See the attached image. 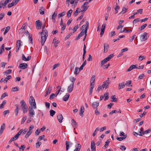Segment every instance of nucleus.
Wrapping results in <instances>:
<instances>
[{
  "instance_id": "53",
  "label": "nucleus",
  "mask_w": 151,
  "mask_h": 151,
  "mask_svg": "<svg viewBox=\"0 0 151 151\" xmlns=\"http://www.w3.org/2000/svg\"><path fill=\"white\" fill-rule=\"evenodd\" d=\"M10 26H7L6 28L5 31L4 33V35H5L9 31L10 29Z\"/></svg>"
},
{
  "instance_id": "16",
  "label": "nucleus",
  "mask_w": 151,
  "mask_h": 151,
  "mask_svg": "<svg viewBox=\"0 0 151 151\" xmlns=\"http://www.w3.org/2000/svg\"><path fill=\"white\" fill-rule=\"evenodd\" d=\"M5 129V125L4 123H3L1 125L0 129V135L2 133L3 131Z\"/></svg>"
},
{
  "instance_id": "45",
  "label": "nucleus",
  "mask_w": 151,
  "mask_h": 151,
  "mask_svg": "<svg viewBox=\"0 0 151 151\" xmlns=\"http://www.w3.org/2000/svg\"><path fill=\"white\" fill-rule=\"evenodd\" d=\"M147 24H145L141 27L140 28H139V29L140 31H142V30L144 29L145 27L147 26Z\"/></svg>"
},
{
  "instance_id": "18",
  "label": "nucleus",
  "mask_w": 151,
  "mask_h": 151,
  "mask_svg": "<svg viewBox=\"0 0 151 151\" xmlns=\"http://www.w3.org/2000/svg\"><path fill=\"white\" fill-rule=\"evenodd\" d=\"M137 65H131L129 68L127 69V71H130L132 70L134 68L137 69L138 67L136 66Z\"/></svg>"
},
{
  "instance_id": "21",
  "label": "nucleus",
  "mask_w": 151,
  "mask_h": 151,
  "mask_svg": "<svg viewBox=\"0 0 151 151\" xmlns=\"http://www.w3.org/2000/svg\"><path fill=\"white\" fill-rule=\"evenodd\" d=\"M94 85L92 83H90V86L89 90V94L91 95L92 92L94 88Z\"/></svg>"
},
{
  "instance_id": "7",
  "label": "nucleus",
  "mask_w": 151,
  "mask_h": 151,
  "mask_svg": "<svg viewBox=\"0 0 151 151\" xmlns=\"http://www.w3.org/2000/svg\"><path fill=\"white\" fill-rule=\"evenodd\" d=\"M36 25L37 29H41V26L42 25L41 22L40 20H38L36 22Z\"/></svg>"
},
{
  "instance_id": "32",
  "label": "nucleus",
  "mask_w": 151,
  "mask_h": 151,
  "mask_svg": "<svg viewBox=\"0 0 151 151\" xmlns=\"http://www.w3.org/2000/svg\"><path fill=\"white\" fill-rule=\"evenodd\" d=\"M72 12V10L71 9H70L67 12V16L68 18H69L70 17Z\"/></svg>"
},
{
  "instance_id": "31",
  "label": "nucleus",
  "mask_w": 151,
  "mask_h": 151,
  "mask_svg": "<svg viewBox=\"0 0 151 151\" xmlns=\"http://www.w3.org/2000/svg\"><path fill=\"white\" fill-rule=\"evenodd\" d=\"M111 98L112 99L111 101L112 102H117V99L115 97V95L112 96L111 97Z\"/></svg>"
},
{
  "instance_id": "12",
  "label": "nucleus",
  "mask_w": 151,
  "mask_h": 151,
  "mask_svg": "<svg viewBox=\"0 0 151 151\" xmlns=\"http://www.w3.org/2000/svg\"><path fill=\"white\" fill-rule=\"evenodd\" d=\"M89 22L88 21H86V24H84L82 26V27L80 28V29L81 30H82L83 29H84V30H86V28L87 26V29H88V28L89 26Z\"/></svg>"
},
{
  "instance_id": "19",
  "label": "nucleus",
  "mask_w": 151,
  "mask_h": 151,
  "mask_svg": "<svg viewBox=\"0 0 151 151\" xmlns=\"http://www.w3.org/2000/svg\"><path fill=\"white\" fill-rule=\"evenodd\" d=\"M16 2H15V1H14V0L12 1V3H9L8 4V7L9 8H11L13 6H14L16 5Z\"/></svg>"
},
{
  "instance_id": "50",
  "label": "nucleus",
  "mask_w": 151,
  "mask_h": 151,
  "mask_svg": "<svg viewBox=\"0 0 151 151\" xmlns=\"http://www.w3.org/2000/svg\"><path fill=\"white\" fill-rule=\"evenodd\" d=\"M127 137V136H125L124 137H117L116 139L117 140L119 141H121L122 140H124Z\"/></svg>"
},
{
  "instance_id": "20",
  "label": "nucleus",
  "mask_w": 151,
  "mask_h": 151,
  "mask_svg": "<svg viewBox=\"0 0 151 151\" xmlns=\"http://www.w3.org/2000/svg\"><path fill=\"white\" fill-rule=\"evenodd\" d=\"M99 104L98 101L94 102L92 104V106L94 108H97Z\"/></svg>"
},
{
  "instance_id": "35",
  "label": "nucleus",
  "mask_w": 151,
  "mask_h": 151,
  "mask_svg": "<svg viewBox=\"0 0 151 151\" xmlns=\"http://www.w3.org/2000/svg\"><path fill=\"white\" fill-rule=\"evenodd\" d=\"M6 100H4L2 104H0V109H1L4 108V106L6 104Z\"/></svg>"
},
{
  "instance_id": "62",
  "label": "nucleus",
  "mask_w": 151,
  "mask_h": 151,
  "mask_svg": "<svg viewBox=\"0 0 151 151\" xmlns=\"http://www.w3.org/2000/svg\"><path fill=\"white\" fill-rule=\"evenodd\" d=\"M27 119V116H24L22 119V121L21 122V124H23L26 120Z\"/></svg>"
},
{
  "instance_id": "29",
  "label": "nucleus",
  "mask_w": 151,
  "mask_h": 151,
  "mask_svg": "<svg viewBox=\"0 0 151 151\" xmlns=\"http://www.w3.org/2000/svg\"><path fill=\"white\" fill-rule=\"evenodd\" d=\"M96 76H93L91 78L90 81V83L94 84V81H95Z\"/></svg>"
},
{
  "instance_id": "37",
  "label": "nucleus",
  "mask_w": 151,
  "mask_h": 151,
  "mask_svg": "<svg viewBox=\"0 0 151 151\" xmlns=\"http://www.w3.org/2000/svg\"><path fill=\"white\" fill-rule=\"evenodd\" d=\"M113 57H114L113 54H111L110 55H109L108 56V57H107L106 58H105V59L107 60V61H108L111 58H112Z\"/></svg>"
},
{
  "instance_id": "22",
  "label": "nucleus",
  "mask_w": 151,
  "mask_h": 151,
  "mask_svg": "<svg viewBox=\"0 0 151 151\" xmlns=\"http://www.w3.org/2000/svg\"><path fill=\"white\" fill-rule=\"evenodd\" d=\"M72 145L73 143H70V142L68 141H66V150L67 151L68 150L69 148L70 145Z\"/></svg>"
},
{
  "instance_id": "24",
  "label": "nucleus",
  "mask_w": 151,
  "mask_h": 151,
  "mask_svg": "<svg viewBox=\"0 0 151 151\" xmlns=\"http://www.w3.org/2000/svg\"><path fill=\"white\" fill-rule=\"evenodd\" d=\"M126 85L125 84L124 82H123L122 83H119V88H118L119 89H120L124 87Z\"/></svg>"
},
{
  "instance_id": "14",
  "label": "nucleus",
  "mask_w": 151,
  "mask_h": 151,
  "mask_svg": "<svg viewBox=\"0 0 151 151\" xmlns=\"http://www.w3.org/2000/svg\"><path fill=\"white\" fill-rule=\"evenodd\" d=\"M51 90L52 87L50 86L48 87L47 88V89L46 91V93L45 95V96L46 97L47 95L50 93L51 92Z\"/></svg>"
},
{
  "instance_id": "63",
  "label": "nucleus",
  "mask_w": 151,
  "mask_h": 151,
  "mask_svg": "<svg viewBox=\"0 0 151 151\" xmlns=\"http://www.w3.org/2000/svg\"><path fill=\"white\" fill-rule=\"evenodd\" d=\"M12 70L9 69V70H6V71H5L4 73L5 74H10V73H12Z\"/></svg>"
},
{
  "instance_id": "38",
  "label": "nucleus",
  "mask_w": 151,
  "mask_h": 151,
  "mask_svg": "<svg viewBox=\"0 0 151 151\" xmlns=\"http://www.w3.org/2000/svg\"><path fill=\"white\" fill-rule=\"evenodd\" d=\"M113 57H114L113 54H111L110 55H109L108 56V57H107L106 58H105V59L107 60V61H108L111 58H112Z\"/></svg>"
},
{
  "instance_id": "39",
  "label": "nucleus",
  "mask_w": 151,
  "mask_h": 151,
  "mask_svg": "<svg viewBox=\"0 0 151 151\" xmlns=\"http://www.w3.org/2000/svg\"><path fill=\"white\" fill-rule=\"evenodd\" d=\"M113 57H114L113 54H111L110 55H109L108 56V57H107L106 58H105V59L107 60V61H108L111 58H112Z\"/></svg>"
},
{
  "instance_id": "55",
  "label": "nucleus",
  "mask_w": 151,
  "mask_h": 151,
  "mask_svg": "<svg viewBox=\"0 0 151 151\" xmlns=\"http://www.w3.org/2000/svg\"><path fill=\"white\" fill-rule=\"evenodd\" d=\"M107 61L105 58L104 60L101 61V66L102 67L103 65L105 63H106Z\"/></svg>"
},
{
  "instance_id": "51",
  "label": "nucleus",
  "mask_w": 151,
  "mask_h": 151,
  "mask_svg": "<svg viewBox=\"0 0 151 151\" xmlns=\"http://www.w3.org/2000/svg\"><path fill=\"white\" fill-rule=\"evenodd\" d=\"M19 89L18 86H16V87L13 88H12V91L13 92H16L17 91H19Z\"/></svg>"
},
{
  "instance_id": "57",
  "label": "nucleus",
  "mask_w": 151,
  "mask_h": 151,
  "mask_svg": "<svg viewBox=\"0 0 151 151\" xmlns=\"http://www.w3.org/2000/svg\"><path fill=\"white\" fill-rule=\"evenodd\" d=\"M79 35H80L81 37H82L84 35H85V30L83 29Z\"/></svg>"
},
{
  "instance_id": "4",
  "label": "nucleus",
  "mask_w": 151,
  "mask_h": 151,
  "mask_svg": "<svg viewBox=\"0 0 151 151\" xmlns=\"http://www.w3.org/2000/svg\"><path fill=\"white\" fill-rule=\"evenodd\" d=\"M111 83V82L109 81V78H108L107 80L103 82V84L101 86V87L103 88V89H104V88L106 89L108 88V86Z\"/></svg>"
},
{
  "instance_id": "25",
  "label": "nucleus",
  "mask_w": 151,
  "mask_h": 151,
  "mask_svg": "<svg viewBox=\"0 0 151 151\" xmlns=\"http://www.w3.org/2000/svg\"><path fill=\"white\" fill-rule=\"evenodd\" d=\"M70 96V94H67L63 97V100L65 101H68V99Z\"/></svg>"
},
{
  "instance_id": "23",
  "label": "nucleus",
  "mask_w": 151,
  "mask_h": 151,
  "mask_svg": "<svg viewBox=\"0 0 151 151\" xmlns=\"http://www.w3.org/2000/svg\"><path fill=\"white\" fill-rule=\"evenodd\" d=\"M86 47L85 46V44H84V47L83 49V58H82V60L83 61L84 59H85V55L86 53Z\"/></svg>"
},
{
  "instance_id": "46",
  "label": "nucleus",
  "mask_w": 151,
  "mask_h": 151,
  "mask_svg": "<svg viewBox=\"0 0 151 151\" xmlns=\"http://www.w3.org/2000/svg\"><path fill=\"white\" fill-rule=\"evenodd\" d=\"M29 38V42H30L32 44L33 43V42L32 41V35H31L29 34V35L28 36Z\"/></svg>"
},
{
  "instance_id": "3",
  "label": "nucleus",
  "mask_w": 151,
  "mask_h": 151,
  "mask_svg": "<svg viewBox=\"0 0 151 151\" xmlns=\"http://www.w3.org/2000/svg\"><path fill=\"white\" fill-rule=\"evenodd\" d=\"M29 102L31 106H33V108L35 109H36L37 108L35 100L32 96H30Z\"/></svg>"
},
{
  "instance_id": "40",
  "label": "nucleus",
  "mask_w": 151,
  "mask_h": 151,
  "mask_svg": "<svg viewBox=\"0 0 151 151\" xmlns=\"http://www.w3.org/2000/svg\"><path fill=\"white\" fill-rule=\"evenodd\" d=\"M113 57H114L113 54H111L110 55H109L108 56V57H107L106 58H105V59L107 60V61H108L111 58H112Z\"/></svg>"
},
{
  "instance_id": "27",
  "label": "nucleus",
  "mask_w": 151,
  "mask_h": 151,
  "mask_svg": "<svg viewBox=\"0 0 151 151\" xmlns=\"http://www.w3.org/2000/svg\"><path fill=\"white\" fill-rule=\"evenodd\" d=\"M59 42V41L57 40V39L55 38L53 41V43H54V45L55 47L57 46V44Z\"/></svg>"
},
{
  "instance_id": "26",
  "label": "nucleus",
  "mask_w": 151,
  "mask_h": 151,
  "mask_svg": "<svg viewBox=\"0 0 151 151\" xmlns=\"http://www.w3.org/2000/svg\"><path fill=\"white\" fill-rule=\"evenodd\" d=\"M84 112V107L83 106L81 107V108L80 110L79 114L81 116H83V113Z\"/></svg>"
},
{
  "instance_id": "58",
  "label": "nucleus",
  "mask_w": 151,
  "mask_h": 151,
  "mask_svg": "<svg viewBox=\"0 0 151 151\" xmlns=\"http://www.w3.org/2000/svg\"><path fill=\"white\" fill-rule=\"evenodd\" d=\"M110 141L108 139L107 140L106 142H105V145H104V147H105V148H106L109 145V144L110 143Z\"/></svg>"
},
{
  "instance_id": "42",
  "label": "nucleus",
  "mask_w": 151,
  "mask_h": 151,
  "mask_svg": "<svg viewBox=\"0 0 151 151\" xmlns=\"http://www.w3.org/2000/svg\"><path fill=\"white\" fill-rule=\"evenodd\" d=\"M71 124L73 127H76L77 124L76 122L73 119H72L71 120Z\"/></svg>"
},
{
  "instance_id": "54",
  "label": "nucleus",
  "mask_w": 151,
  "mask_h": 151,
  "mask_svg": "<svg viewBox=\"0 0 151 151\" xmlns=\"http://www.w3.org/2000/svg\"><path fill=\"white\" fill-rule=\"evenodd\" d=\"M109 93L107 92H106L104 94V96L105 97L104 99V100H106L108 99H109Z\"/></svg>"
},
{
  "instance_id": "33",
  "label": "nucleus",
  "mask_w": 151,
  "mask_h": 151,
  "mask_svg": "<svg viewBox=\"0 0 151 151\" xmlns=\"http://www.w3.org/2000/svg\"><path fill=\"white\" fill-rule=\"evenodd\" d=\"M16 109L14 111V112L16 116H17L19 112V108L17 104H16Z\"/></svg>"
},
{
  "instance_id": "13",
  "label": "nucleus",
  "mask_w": 151,
  "mask_h": 151,
  "mask_svg": "<svg viewBox=\"0 0 151 151\" xmlns=\"http://www.w3.org/2000/svg\"><path fill=\"white\" fill-rule=\"evenodd\" d=\"M31 56H28L27 58H26L24 54H22V60L24 61H28L30 60L31 59Z\"/></svg>"
},
{
  "instance_id": "6",
  "label": "nucleus",
  "mask_w": 151,
  "mask_h": 151,
  "mask_svg": "<svg viewBox=\"0 0 151 151\" xmlns=\"http://www.w3.org/2000/svg\"><path fill=\"white\" fill-rule=\"evenodd\" d=\"M33 106H30L29 108V115L32 117H33L35 114V112L33 109Z\"/></svg>"
},
{
  "instance_id": "56",
  "label": "nucleus",
  "mask_w": 151,
  "mask_h": 151,
  "mask_svg": "<svg viewBox=\"0 0 151 151\" xmlns=\"http://www.w3.org/2000/svg\"><path fill=\"white\" fill-rule=\"evenodd\" d=\"M65 14V12H62L61 13H60L58 15V17L60 18V17H62L63 16H64Z\"/></svg>"
},
{
  "instance_id": "1",
  "label": "nucleus",
  "mask_w": 151,
  "mask_h": 151,
  "mask_svg": "<svg viewBox=\"0 0 151 151\" xmlns=\"http://www.w3.org/2000/svg\"><path fill=\"white\" fill-rule=\"evenodd\" d=\"M48 35V32L47 30L42 31L41 33V42L42 45L44 44Z\"/></svg>"
},
{
  "instance_id": "15",
  "label": "nucleus",
  "mask_w": 151,
  "mask_h": 151,
  "mask_svg": "<svg viewBox=\"0 0 151 151\" xmlns=\"http://www.w3.org/2000/svg\"><path fill=\"white\" fill-rule=\"evenodd\" d=\"M109 46V45L107 43H106L104 44V53L106 52H107Z\"/></svg>"
},
{
  "instance_id": "60",
  "label": "nucleus",
  "mask_w": 151,
  "mask_h": 151,
  "mask_svg": "<svg viewBox=\"0 0 151 151\" xmlns=\"http://www.w3.org/2000/svg\"><path fill=\"white\" fill-rule=\"evenodd\" d=\"M19 151H24L25 146L24 145H22L20 147H19Z\"/></svg>"
},
{
  "instance_id": "8",
  "label": "nucleus",
  "mask_w": 151,
  "mask_h": 151,
  "mask_svg": "<svg viewBox=\"0 0 151 151\" xmlns=\"http://www.w3.org/2000/svg\"><path fill=\"white\" fill-rule=\"evenodd\" d=\"M88 4V2H85L81 6V8L86 11L89 7Z\"/></svg>"
},
{
  "instance_id": "10",
  "label": "nucleus",
  "mask_w": 151,
  "mask_h": 151,
  "mask_svg": "<svg viewBox=\"0 0 151 151\" xmlns=\"http://www.w3.org/2000/svg\"><path fill=\"white\" fill-rule=\"evenodd\" d=\"M27 64L26 63H22L19 64V68L22 69H24L27 67Z\"/></svg>"
},
{
  "instance_id": "34",
  "label": "nucleus",
  "mask_w": 151,
  "mask_h": 151,
  "mask_svg": "<svg viewBox=\"0 0 151 151\" xmlns=\"http://www.w3.org/2000/svg\"><path fill=\"white\" fill-rule=\"evenodd\" d=\"M40 14L43 15L44 14V9L43 7H41L39 9Z\"/></svg>"
},
{
  "instance_id": "48",
  "label": "nucleus",
  "mask_w": 151,
  "mask_h": 151,
  "mask_svg": "<svg viewBox=\"0 0 151 151\" xmlns=\"http://www.w3.org/2000/svg\"><path fill=\"white\" fill-rule=\"evenodd\" d=\"M127 9V8H126L124 7H123L122 9V11L120 13L122 14H124L126 12Z\"/></svg>"
},
{
  "instance_id": "11",
  "label": "nucleus",
  "mask_w": 151,
  "mask_h": 151,
  "mask_svg": "<svg viewBox=\"0 0 151 151\" xmlns=\"http://www.w3.org/2000/svg\"><path fill=\"white\" fill-rule=\"evenodd\" d=\"M57 119L58 121L60 123L62 122L63 118L62 114H59L57 116Z\"/></svg>"
},
{
  "instance_id": "28",
  "label": "nucleus",
  "mask_w": 151,
  "mask_h": 151,
  "mask_svg": "<svg viewBox=\"0 0 151 151\" xmlns=\"http://www.w3.org/2000/svg\"><path fill=\"white\" fill-rule=\"evenodd\" d=\"M139 133L138 135L140 136H142L144 134L143 129L142 127L140 129V131L139 132Z\"/></svg>"
},
{
  "instance_id": "5",
  "label": "nucleus",
  "mask_w": 151,
  "mask_h": 151,
  "mask_svg": "<svg viewBox=\"0 0 151 151\" xmlns=\"http://www.w3.org/2000/svg\"><path fill=\"white\" fill-rule=\"evenodd\" d=\"M148 33L146 32L143 33L140 36V39L141 41H145L147 39Z\"/></svg>"
},
{
  "instance_id": "2",
  "label": "nucleus",
  "mask_w": 151,
  "mask_h": 151,
  "mask_svg": "<svg viewBox=\"0 0 151 151\" xmlns=\"http://www.w3.org/2000/svg\"><path fill=\"white\" fill-rule=\"evenodd\" d=\"M20 104L22 109H23V112L24 113H27L28 111V106L23 100L20 101Z\"/></svg>"
},
{
  "instance_id": "43",
  "label": "nucleus",
  "mask_w": 151,
  "mask_h": 151,
  "mask_svg": "<svg viewBox=\"0 0 151 151\" xmlns=\"http://www.w3.org/2000/svg\"><path fill=\"white\" fill-rule=\"evenodd\" d=\"M21 134V132H19L16 135L14 136V137L15 139L16 140L18 139L19 137V136Z\"/></svg>"
},
{
  "instance_id": "41",
  "label": "nucleus",
  "mask_w": 151,
  "mask_h": 151,
  "mask_svg": "<svg viewBox=\"0 0 151 151\" xmlns=\"http://www.w3.org/2000/svg\"><path fill=\"white\" fill-rule=\"evenodd\" d=\"M78 10H80L81 9H79V8H78L76 10V11L74 12L73 13V15L75 16H77L78 15V13L80 12V11H78Z\"/></svg>"
},
{
  "instance_id": "49",
  "label": "nucleus",
  "mask_w": 151,
  "mask_h": 151,
  "mask_svg": "<svg viewBox=\"0 0 151 151\" xmlns=\"http://www.w3.org/2000/svg\"><path fill=\"white\" fill-rule=\"evenodd\" d=\"M32 131H29L27 133L25 136V137L26 138H28L32 133Z\"/></svg>"
},
{
  "instance_id": "52",
  "label": "nucleus",
  "mask_w": 151,
  "mask_h": 151,
  "mask_svg": "<svg viewBox=\"0 0 151 151\" xmlns=\"http://www.w3.org/2000/svg\"><path fill=\"white\" fill-rule=\"evenodd\" d=\"M50 116H53L55 113V111L52 109L50 111Z\"/></svg>"
},
{
  "instance_id": "44",
  "label": "nucleus",
  "mask_w": 151,
  "mask_h": 151,
  "mask_svg": "<svg viewBox=\"0 0 151 151\" xmlns=\"http://www.w3.org/2000/svg\"><path fill=\"white\" fill-rule=\"evenodd\" d=\"M81 147V145L80 144H78V147L73 151H80Z\"/></svg>"
},
{
  "instance_id": "36",
  "label": "nucleus",
  "mask_w": 151,
  "mask_h": 151,
  "mask_svg": "<svg viewBox=\"0 0 151 151\" xmlns=\"http://www.w3.org/2000/svg\"><path fill=\"white\" fill-rule=\"evenodd\" d=\"M12 0H1V2L5 4L6 6L7 4L10 2Z\"/></svg>"
},
{
  "instance_id": "30",
  "label": "nucleus",
  "mask_w": 151,
  "mask_h": 151,
  "mask_svg": "<svg viewBox=\"0 0 151 151\" xmlns=\"http://www.w3.org/2000/svg\"><path fill=\"white\" fill-rule=\"evenodd\" d=\"M80 71V70L79 69V68L78 67H76L75 68L74 73L76 76L79 73Z\"/></svg>"
},
{
  "instance_id": "59",
  "label": "nucleus",
  "mask_w": 151,
  "mask_h": 151,
  "mask_svg": "<svg viewBox=\"0 0 151 151\" xmlns=\"http://www.w3.org/2000/svg\"><path fill=\"white\" fill-rule=\"evenodd\" d=\"M12 76L11 75H9L8 76H6L5 78V81L6 83L7 81L9 80V79L11 78Z\"/></svg>"
},
{
  "instance_id": "17",
  "label": "nucleus",
  "mask_w": 151,
  "mask_h": 151,
  "mask_svg": "<svg viewBox=\"0 0 151 151\" xmlns=\"http://www.w3.org/2000/svg\"><path fill=\"white\" fill-rule=\"evenodd\" d=\"M17 47L16 50L17 52L19 49V47L21 45V41L20 40H18L17 41Z\"/></svg>"
},
{
  "instance_id": "9",
  "label": "nucleus",
  "mask_w": 151,
  "mask_h": 151,
  "mask_svg": "<svg viewBox=\"0 0 151 151\" xmlns=\"http://www.w3.org/2000/svg\"><path fill=\"white\" fill-rule=\"evenodd\" d=\"M74 83H71L68 87L67 91L69 93H71L73 90Z\"/></svg>"
},
{
  "instance_id": "64",
  "label": "nucleus",
  "mask_w": 151,
  "mask_h": 151,
  "mask_svg": "<svg viewBox=\"0 0 151 151\" xmlns=\"http://www.w3.org/2000/svg\"><path fill=\"white\" fill-rule=\"evenodd\" d=\"M5 4H4L3 3L0 2V8L2 7L4 9L6 6Z\"/></svg>"
},
{
  "instance_id": "47",
  "label": "nucleus",
  "mask_w": 151,
  "mask_h": 151,
  "mask_svg": "<svg viewBox=\"0 0 151 151\" xmlns=\"http://www.w3.org/2000/svg\"><path fill=\"white\" fill-rule=\"evenodd\" d=\"M27 129L26 128L24 130L23 129H21L19 132H20L21 134L22 133L23 134H25L26 132L27 131Z\"/></svg>"
},
{
  "instance_id": "61",
  "label": "nucleus",
  "mask_w": 151,
  "mask_h": 151,
  "mask_svg": "<svg viewBox=\"0 0 151 151\" xmlns=\"http://www.w3.org/2000/svg\"><path fill=\"white\" fill-rule=\"evenodd\" d=\"M146 58V57L144 56L140 55V56L138 58V60L139 61H141L143 59H145Z\"/></svg>"
}]
</instances>
